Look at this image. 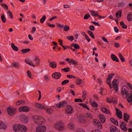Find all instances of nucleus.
<instances>
[{
    "mask_svg": "<svg viewBox=\"0 0 132 132\" xmlns=\"http://www.w3.org/2000/svg\"><path fill=\"white\" fill-rule=\"evenodd\" d=\"M54 128L59 131H62L64 129V124L62 121H59L54 124Z\"/></svg>",
    "mask_w": 132,
    "mask_h": 132,
    "instance_id": "1",
    "label": "nucleus"
},
{
    "mask_svg": "<svg viewBox=\"0 0 132 132\" xmlns=\"http://www.w3.org/2000/svg\"><path fill=\"white\" fill-rule=\"evenodd\" d=\"M32 118L37 124H41L44 122L45 119L41 116H32Z\"/></svg>",
    "mask_w": 132,
    "mask_h": 132,
    "instance_id": "2",
    "label": "nucleus"
},
{
    "mask_svg": "<svg viewBox=\"0 0 132 132\" xmlns=\"http://www.w3.org/2000/svg\"><path fill=\"white\" fill-rule=\"evenodd\" d=\"M75 118L77 121L80 123H84L86 121L84 116H75Z\"/></svg>",
    "mask_w": 132,
    "mask_h": 132,
    "instance_id": "3",
    "label": "nucleus"
},
{
    "mask_svg": "<svg viewBox=\"0 0 132 132\" xmlns=\"http://www.w3.org/2000/svg\"><path fill=\"white\" fill-rule=\"evenodd\" d=\"M93 125L95 126L98 127L100 129L102 128V126L99 121L96 119H94L93 121Z\"/></svg>",
    "mask_w": 132,
    "mask_h": 132,
    "instance_id": "4",
    "label": "nucleus"
},
{
    "mask_svg": "<svg viewBox=\"0 0 132 132\" xmlns=\"http://www.w3.org/2000/svg\"><path fill=\"white\" fill-rule=\"evenodd\" d=\"M46 127L44 126H39L36 129V132H44L46 129Z\"/></svg>",
    "mask_w": 132,
    "mask_h": 132,
    "instance_id": "5",
    "label": "nucleus"
},
{
    "mask_svg": "<svg viewBox=\"0 0 132 132\" xmlns=\"http://www.w3.org/2000/svg\"><path fill=\"white\" fill-rule=\"evenodd\" d=\"M30 109L29 108L28 106H24L20 108L19 110L21 112H27L29 111Z\"/></svg>",
    "mask_w": 132,
    "mask_h": 132,
    "instance_id": "6",
    "label": "nucleus"
},
{
    "mask_svg": "<svg viewBox=\"0 0 132 132\" xmlns=\"http://www.w3.org/2000/svg\"><path fill=\"white\" fill-rule=\"evenodd\" d=\"M8 114L11 115H13L16 112V109L14 108H11L10 107L7 109Z\"/></svg>",
    "mask_w": 132,
    "mask_h": 132,
    "instance_id": "7",
    "label": "nucleus"
},
{
    "mask_svg": "<svg viewBox=\"0 0 132 132\" xmlns=\"http://www.w3.org/2000/svg\"><path fill=\"white\" fill-rule=\"evenodd\" d=\"M18 127L19 131L22 132H25L27 130V128L24 125L19 124L18 125Z\"/></svg>",
    "mask_w": 132,
    "mask_h": 132,
    "instance_id": "8",
    "label": "nucleus"
},
{
    "mask_svg": "<svg viewBox=\"0 0 132 132\" xmlns=\"http://www.w3.org/2000/svg\"><path fill=\"white\" fill-rule=\"evenodd\" d=\"M129 88L127 87L123 86L122 89L121 94L122 95L126 94H127V93L129 91Z\"/></svg>",
    "mask_w": 132,
    "mask_h": 132,
    "instance_id": "9",
    "label": "nucleus"
},
{
    "mask_svg": "<svg viewBox=\"0 0 132 132\" xmlns=\"http://www.w3.org/2000/svg\"><path fill=\"white\" fill-rule=\"evenodd\" d=\"M52 76L54 79H57L60 78L61 75L59 72H55L53 73Z\"/></svg>",
    "mask_w": 132,
    "mask_h": 132,
    "instance_id": "10",
    "label": "nucleus"
},
{
    "mask_svg": "<svg viewBox=\"0 0 132 132\" xmlns=\"http://www.w3.org/2000/svg\"><path fill=\"white\" fill-rule=\"evenodd\" d=\"M67 104V102L63 101L59 103L56 104V106L58 108H61L65 106Z\"/></svg>",
    "mask_w": 132,
    "mask_h": 132,
    "instance_id": "11",
    "label": "nucleus"
},
{
    "mask_svg": "<svg viewBox=\"0 0 132 132\" xmlns=\"http://www.w3.org/2000/svg\"><path fill=\"white\" fill-rule=\"evenodd\" d=\"M113 86L115 91L117 92L118 90V84H117V79H115L112 81Z\"/></svg>",
    "mask_w": 132,
    "mask_h": 132,
    "instance_id": "12",
    "label": "nucleus"
},
{
    "mask_svg": "<svg viewBox=\"0 0 132 132\" xmlns=\"http://www.w3.org/2000/svg\"><path fill=\"white\" fill-rule=\"evenodd\" d=\"M67 125L68 128L69 129L72 131L75 130V126L74 123L71 122H70Z\"/></svg>",
    "mask_w": 132,
    "mask_h": 132,
    "instance_id": "13",
    "label": "nucleus"
},
{
    "mask_svg": "<svg viewBox=\"0 0 132 132\" xmlns=\"http://www.w3.org/2000/svg\"><path fill=\"white\" fill-rule=\"evenodd\" d=\"M21 121L24 123H27L28 121V119L26 116H20V117Z\"/></svg>",
    "mask_w": 132,
    "mask_h": 132,
    "instance_id": "14",
    "label": "nucleus"
},
{
    "mask_svg": "<svg viewBox=\"0 0 132 132\" xmlns=\"http://www.w3.org/2000/svg\"><path fill=\"white\" fill-rule=\"evenodd\" d=\"M106 101L109 103L113 102L114 103H116L117 102V101L115 100L114 98L113 97H111V98H107Z\"/></svg>",
    "mask_w": 132,
    "mask_h": 132,
    "instance_id": "15",
    "label": "nucleus"
},
{
    "mask_svg": "<svg viewBox=\"0 0 132 132\" xmlns=\"http://www.w3.org/2000/svg\"><path fill=\"white\" fill-rule=\"evenodd\" d=\"M67 113L69 114L72 112L73 110L72 108L70 105H68L66 110Z\"/></svg>",
    "mask_w": 132,
    "mask_h": 132,
    "instance_id": "16",
    "label": "nucleus"
},
{
    "mask_svg": "<svg viewBox=\"0 0 132 132\" xmlns=\"http://www.w3.org/2000/svg\"><path fill=\"white\" fill-rule=\"evenodd\" d=\"M126 123L124 122H122L120 125L121 129L124 131H126L127 129V128L126 127Z\"/></svg>",
    "mask_w": 132,
    "mask_h": 132,
    "instance_id": "17",
    "label": "nucleus"
},
{
    "mask_svg": "<svg viewBox=\"0 0 132 132\" xmlns=\"http://www.w3.org/2000/svg\"><path fill=\"white\" fill-rule=\"evenodd\" d=\"M111 132H120L119 130L114 126H112L110 128Z\"/></svg>",
    "mask_w": 132,
    "mask_h": 132,
    "instance_id": "18",
    "label": "nucleus"
},
{
    "mask_svg": "<svg viewBox=\"0 0 132 132\" xmlns=\"http://www.w3.org/2000/svg\"><path fill=\"white\" fill-rule=\"evenodd\" d=\"M102 110L103 112L108 114H111L110 110L105 107H102Z\"/></svg>",
    "mask_w": 132,
    "mask_h": 132,
    "instance_id": "19",
    "label": "nucleus"
},
{
    "mask_svg": "<svg viewBox=\"0 0 132 132\" xmlns=\"http://www.w3.org/2000/svg\"><path fill=\"white\" fill-rule=\"evenodd\" d=\"M33 61L35 62V66H37L38 64H39L40 63V59L37 56L35 57Z\"/></svg>",
    "mask_w": 132,
    "mask_h": 132,
    "instance_id": "20",
    "label": "nucleus"
},
{
    "mask_svg": "<svg viewBox=\"0 0 132 132\" xmlns=\"http://www.w3.org/2000/svg\"><path fill=\"white\" fill-rule=\"evenodd\" d=\"M36 108L41 109H44L45 108V106L39 103H37L35 105Z\"/></svg>",
    "mask_w": 132,
    "mask_h": 132,
    "instance_id": "21",
    "label": "nucleus"
},
{
    "mask_svg": "<svg viewBox=\"0 0 132 132\" xmlns=\"http://www.w3.org/2000/svg\"><path fill=\"white\" fill-rule=\"evenodd\" d=\"M49 66L53 68H55L57 67V63L55 62H51L49 64Z\"/></svg>",
    "mask_w": 132,
    "mask_h": 132,
    "instance_id": "22",
    "label": "nucleus"
},
{
    "mask_svg": "<svg viewBox=\"0 0 132 132\" xmlns=\"http://www.w3.org/2000/svg\"><path fill=\"white\" fill-rule=\"evenodd\" d=\"M111 58L113 61H115L117 62H118L119 61L116 55L113 54H111Z\"/></svg>",
    "mask_w": 132,
    "mask_h": 132,
    "instance_id": "23",
    "label": "nucleus"
},
{
    "mask_svg": "<svg viewBox=\"0 0 132 132\" xmlns=\"http://www.w3.org/2000/svg\"><path fill=\"white\" fill-rule=\"evenodd\" d=\"M3 129L4 130L6 129V126L2 121H0V129Z\"/></svg>",
    "mask_w": 132,
    "mask_h": 132,
    "instance_id": "24",
    "label": "nucleus"
},
{
    "mask_svg": "<svg viewBox=\"0 0 132 132\" xmlns=\"http://www.w3.org/2000/svg\"><path fill=\"white\" fill-rule=\"evenodd\" d=\"M25 62L26 63L34 67H35V65L34 64H33L31 63L30 62V60L28 58L26 59L25 60Z\"/></svg>",
    "mask_w": 132,
    "mask_h": 132,
    "instance_id": "25",
    "label": "nucleus"
},
{
    "mask_svg": "<svg viewBox=\"0 0 132 132\" xmlns=\"http://www.w3.org/2000/svg\"><path fill=\"white\" fill-rule=\"evenodd\" d=\"M13 66L17 68H19L20 67V64L19 62H15L12 64Z\"/></svg>",
    "mask_w": 132,
    "mask_h": 132,
    "instance_id": "26",
    "label": "nucleus"
},
{
    "mask_svg": "<svg viewBox=\"0 0 132 132\" xmlns=\"http://www.w3.org/2000/svg\"><path fill=\"white\" fill-rule=\"evenodd\" d=\"M110 119L111 121L116 126L118 125V123L117 122V121L114 119L113 118H111Z\"/></svg>",
    "mask_w": 132,
    "mask_h": 132,
    "instance_id": "27",
    "label": "nucleus"
},
{
    "mask_svg": "<svg viewBox=\"0 0 132 132\" xmlns=\"http://www.w3.org/2000/svg\"><path fill=\"white\" fill-rule=\"evenodd\" d=\"M71 46H73L76 49H79L80 48V46L76 44L72 43L71 45Z\"/></svg>",
    "mask_w": 132,
    "mask_h": 132,
    "instance_id": "28",
    "label": "nucleus"
},
{
    "mask_svg": "<svg viewBox=\"0 0 132 132\" xmlns=\"http://www.w3.org/2000/svg\"><path fill=\"white\" fill-rule=\"evenodd\" d=\"M127 18L128 21H131L132 20V14L131 13L127 15Z\"/></svg>",
    "mask_w": 132,
    "mask_h": 132,
    "instance_id": "29",
    "label": "nucleus"
},
{
    "mask_svg": "<svg viewBox=\"0 0 132 132\" xmlns=\"http://www.w3.org/2000/svg\"><path fill=\"white\" fill-rule=\"evenodd\" d=\"M11 47L13 49L14 51H17L18 50V48L17 47L15 46L14 44L12 43L11 44Z\"/></svg>",
    "mask_w": 132,
    "mask_h": 132,
    "instance_id": "30",
    "label": "nucleus"
},
{
    "mask_svg": "<svg viewBox=\"0 0 132 132\" xmlns=\"http://www.w3.org/2000/svg\"><path fill=\"white\" fill-rule=\"evenodd\" d=\"M121 11H119L116 12V16L117 18H119L121 17Z\"/></svg>",
    "mask_w": 132,
    "mask_h": 132,
    "instance_id": "31",
    "label": "nucleus"
},
{
    "mask_svg": "<svg viewBox=\"0 0 132 132\" xmlns=\"http://www.w3.org/2000/svg\"><path fill=\"white\" fill-rule=\"evenodd\" d=\"M116 114L117 116H122V113L121 111L117 108L116 109Z\"/></svg>",
    "mask_w": 132,
    "mask_h": 132,
    "instance_id": "32",
    "label": "nucleus"
},
{
    "mask_svg": "<svg viewBox=\"0 0 132 132\" xmlns=\"http://www.w3.org/2000/svg\"><path fill=\"white\" fill-rule=\"evenodd\" d=\"M120 25L122 28L126 29L127 28V26L124 23L123 21H121L120 22Z\"/></svg>",
    "mask_w": 132,
    "mask_h": 132,
    "instance_id": "33",
    "label": "nucleus"
},
{
    "mask_svg": "<svg viewBox=\"0 0 132 132\" xmlns=\"http://www.w3.org/2000/svg\"><path fill=\"white\" fill-rule=\"evenodd\" d=\"M99 117L101 121L103 123H104L105 120L104 116H99Z\"/></svg>",
    "mask_w": 132,
    "mask_h": 132,
    "instance_id": "34",
    "label": "nucleus"
},
{
    "mask_svg": "<svg viewBox=\"0 0 132 132\" xmlns=\"http://www.w3.org/2000/svg\"><path fill=\"white\" fill-rule=\"evenodd\" d=\"M90 13H91L92 16H96L98 15V13H96L92 11H90Z\"/></svg>",
    "mask_w": 132,
    "mask_h": 132,
    "instance_id": "35",
    "label": "nucleus"
},
{
    "mask_svg": "<svg viewBox=\"0 0 132 132\" xmlns=\"http://www.w3.org/2000/svg\"><path fill=\"white\" fill-rule=\"evenodd\" d=\"M30 49L29 48H26L23 49L21 50V51L23 53H26L30 51Z\"/></svg>",
    "mask_w": 132,
    "mask_h": 132,
    "instance_id": "36",
    "label": "nucleus"
},
{
    "mask_svg": "<svg viewBox=\"0 0 132 132\" xmlns=\"http://www.w3.org/2000/svg\"><path fill=\"white\" fill-rule=\"evenodd\" d=\"M78 61H77L74 60L72 59L70 60L69 62V63H71L72 64L76 65L77 64Z\"/></svg>",
    "mask_w": 132,
    "mask_h": 132,
    "instance_id": "37",
    "label": "nucleus"
},
{
    "mask_svg": "<svg viewBox=\"0 0 132 132\" xmlns=\"http://www.w3.org/2000/svg\"><path fill=\"white\" fill-rule=\"evenodd\" d=\"M87 33L90 35L91 37L93 39H94L95 37L94 34L93 33L89 30H88L87 31Z\"/></svg>",
    "mask_w": 132,
    "mask_h": 132,
    "instance_id": "38",
    "label": "nucleus"
},
{
    "mask_svg": "<svg viewBox=\"0 0 132 132\" xmlns=\"http://www.w3.org/2000/svg\"><path fill=\"white\" fill-rule=\"evenodd\" d=\"M13 129L16 132H18L19 131L18 128V125L14 126L13 127Z\"/></svg>",
    "mask_w": 132,
    "mask_h": 132,
    "instance_id": "39",
    "label": "nucleus"
},
{
    "mask_svg": "<svg viewBox=\"0 0 132 132\" xmlns=\"http://www.w3.org/2000/svg\"><path fill=\"white\" fill-rule=\"evenodd\" d=\"M118 55L120 59L122 62H124L125 61V58L123 57L122 55L120 53H119V54Z\"/></svg>",
    "mask_w": 132,
    "mask_h": 132,
    "instance_id": "40",
    "label": "nucleus"
},
{
    "mask_svg": "<svg viewBox=\"0 0 132 132\" xmlns=\"http://www.w3.org/2000/svg\"><path fill=\"white\" fill-rule=\"evenodd\" d=\"M1 19L2 21L4 23H5L6 22V19L5 18L4 15L3 14L1 16Z\"/></svg>",
    "mask_w": 132,
    "mask_h": 132,
    "instance_id": "41",
    "label": "nucleus"
},
{
    "mask_svg": "<svg viewBox=\"0 0 132 132\" xmlns=\"http://www.w3.org/2000/svg\"><path fill=\"white\" fill-rule=\"evenodd\" d=\"M46 18V16L45 15L43 16L42 18L40 19V22L41 23H43Z\"/></svg>",
    "mask_w": 132,
    "mask_h": 132,
    "instance_id": "42",
    "label": "nucleus"
},
{
    "mask_svg": "<svg viewBox=\"0 0 132 132\" xmlns=\"http://www.w3.org/2000/svg\"><path fill=\"white\" fill-rule=\"evenodd\" d=\"M62 71L66 72H68L70 70V68L69 67L64 68L62 69Z\"/></svg>",
    "mask_w": 132,
    "mask_h": 132,
    "instance_id": "43",
    "label": "nucleus"
},
{
    "mask_svg": "<svg viewBox=\"0 0 132 132\" xmlns=\"http://www.w3.org/2000/svg\"><path fill=\"white\" fill-rule=\"evenodd\" d=\"M53 109L51 108H48L46 110V112L49 114H51L53 112Z\"/></svg>",
    "mask_w": 132,
    "mask_h": 132,
    "instance_id": "44",
    "label": "nucleus"
},
{
    "mask_svg": "<svg viewBox=\"0 0 132 132\" xmlns=\"http://www.w3.org/2000/svg\"><path fill=\"white\" fill-rule=\"evenodd\" d=\"M82 82V80L80 79H77L76 80V83L78 85L81 84Z\"/></svg>",
    "mask_w": 132,
    "mask_h": 132,
    "instance_id": "45",
    "label": "nucleus"
},
{
    "mask_svg": "<svg viewBox=\"0 0 132 132\" xmlns=\"http://www.w3.org/2000/svg\"><path fill=\"white\" fill-rule=\"evenodd\" d=\"M67 38L71 41H72L74 39L73 37L72 36H68L67 37Z\"/></svg>",
    "mask_w": 132,
    "mask_h": 132,
    "instance_id": "46",
    "label": "nucleus"
},
{
    "mask_svg": "<svg viewBox=\"0 0 132 132\" xmlns=\"http://www.w3.org/2000/svg\"><path fill=\"white\" fill-rule=\"evenodd\" d=\"M79 105L82 106V107L85 108L86 109L88 110H89V108L84 103H80Z\"/></svg>",
    "mask_w": 132,
    "mask_h": 132,
    "instance_id": "47",
    "label": "nucleus"
},
{
    "mask_svg": "<svg viewBox=\"0 0 132 132\" xmlns=\"http://www.w3.org/2000/svg\"><path fill=\"white\" fill-rule=\"evenodd\" d=\"M106 83L107 84L109 85L110 87V88H112V87L111 85V80H108L107 79Z\"/></svg>",
    "mask_w": 132,
    "mask_h": 132,
    "instance_id": "48",
    "label": "nucleus"
},
{
    "mask_svg": "<svg viewBox=\"0 0 132 132\" xmlns=\"http://www.w3.org/2000/svg\"><path fill=\"white\" fill-rule=\"evenodd\" d=\"M69 80H65L62 82L61 84L62 85H64L65 84L68 83L69 82Z\"/></svg>",
    "mask_w": 132,
    "mask_h": 132,
    "instance_id": "49",
    "label": "nucleus"
},
{
    "mask_svg": "<svg viewBox=\"0 0 132 132\" xmlns=\"http://www.w3.org/2000/svg\"><path fill=\"white\" fill-rule=\"evenodd\" d=\"M27 75L28 77L30 78H32V77L30 72L28 70L27 71Z\"/></svg>",
    "mask_w": 132,
    "mask_h": 132,
    "instance_id": "50",
    "label": "nucleus"
},
{
    "mask_svg": "<svg viewBox=\"0 0 132 132\" xmlns=\"http://www.w3.org/2000/svg\"><path fill=\"white\" fill-rule=\"evenodd\" d=\"M1 5L3 7L5 8V9L6 10L8 9V7L6 4L2 3L1 4Z\"/></svg>",
    "mask_w": 132,
    "mask_h": 132,
    "instance_id": "51",
    "label": "nucleus"
},
{
    "mask_svg": "<svg viewBox=\"0 0 132 132\" xmlns=\"http://www.w3.org/2000/svg\"><path fill=\"white\" fill-rule=\"evenodd\" d=\"M92 105L93 106L96 107L98 106V104L95 102L94 101L92 103H91Z\"/></svg>",
    "mask_w": 132,
    "mask_h": 132,
    "instance_id": "52",
    "label": "nucleus"
},
{
    "mask_svg": "<svg viewBox=\"0 0 132 132\" xmlns=\"http://www.w3.org/2000/svg\"><path fill=\"white\" fill-rule=\"evenodd\" d=\"M90 16V15L89 14H87L85 15L84 17V19H87L89 18Z\"/></svg>",
    "mask_w": 132,
    "mask_h": 132,
    "instance_id": "53",
    "label": "nucleus"
},
{
    "mask_svg": "<svg viewBox=\"0 0 132 132\" xmlns=\"http://www.w3.org/2000/svg\"><path fill=\"white\" fill-rule=\"evenodd\" d=\"M130 116H124V119L125 121L128 122Z\"/></svg>",
    "mask_w": 132,
    "mask_h": 132,
    "instance_id": "54",
    "label": "nucleus"
},
{
    "mask_svg": "<svg viewBox=\"0 0 132 132\" xmlns=\"http://www.w3.org/2000/svg\"><path fill=\"white\" fill-rule=\"evenodd\" d=\"M8 13H9V15L10 17V18L12 19H13V16L12 15V13L11 11H7Z\"/></svg>",
    "mask_w": 132,
    "mask_h": 132,
    "instance_id": "55",
    "label": "nucleus"
},
{
    "mask_svg": "<svg viewBox=\"0 0 132 132\" xmlns=\"http://www.w3.org/2000/svg\"><path fill=\"white\" fill-rule=\"evenodd\" d=\"M126 96L127 98H132V93L127 94L126 95Z\"/></svg>",
    "mask_w": 132,
    "mask_h": 132,
    "instance_id": "56",
    "label": "nucleus"
},
{
    "mask_svg": "<svg viewBox=\"0 0 132 132\" xmlns=\"http://www.w3.org/2000/svg\"><path fill=\"white\" fill-rule=\"evenodd\" d=\"M69 29V27L67 25H66L64 27V30L65 31H67Z\"/></svg>",
    "mask_w": 132,
    "mask_h": 132,
    "instance_id": "57",
    "label": "nucleus"
},
{
    "mask_svg": "<svg viewBox=\"0 0 132 132\" xmlns=\"http://www.w3.org/2000/svg\"><path fill=\"white\" fill-rule=\"evenodd\" d=\"M44 77L45 80L46 81H48L49 80V77L47 75H44Z\"/></svg>",
    "mask_w": 132,
    "mask_h": 132,
    "instance_id": "58",
    "label": "nucleus"
},
{
    "mask_svg": "<svg viewBox=\"0 0 132 132\" xmlns=\"http://www.w3.org/2000/svg\"><path fill=\"white\" fill-rule=\"evenodd\" d=\"M74 101L76 102H82V100L80 98H76L75 99Z\"/></svg>",
    "mask_w": 132,
    "mask_h": 132,
    "instance_id": "59",
    "label": "nucleus"
},
{
    "mask_svg": "<svg viewBox=\"0 0 132 132\" xmlns=\"http://www.w3.org/2000/svg\"><path fill=\"white\" fill-rule=\"evenodd\" d=\"M47 24L48 26L52 28L54 27L55 26V25L54 24H52L50 23H47Z\"/></svg>",
    "mask_w": 132,
    "mask_h": 132,
    "instance_id": "60",
    "label": "nucleus"
},
{
    "mask_svg": "<svg viewBox=\"0 0 132 132\" xmlns=\"http://www.w3.org/2000/svg\"><path fill=\"white\" fill-rule=\"evenodd\" d=\"M114 74H112L110 75L108 77V78H107V79L108 80H110L111 79L112 76L114 75Z\"/></svg>",
    "mask_w": 132,
    "mask_h": 132,
    "instance_id": "61",
    "label": "nucleus"
},
{
    "mask_svg": "<svg viewBox=\"0 0 132 132\" xmlns=\"http://www.w3.org/2000/svg\"><path fill=\"white\" fill-rule=\"evenodd\" d=\"M89 29L92 31H94L95 30V29L94 26L92 25H90L89 27Z\"/></svg>",
    "mask_w": 132,
    "mask_h": 132,
    "instance_id": "62",
    "label": "nucleus"
},
{
    "mask_svg": "<svg viewBox=\"0 0 132 132\" xmlns=\"http://www.w3.org/2000/svg\"><path fill=\"white\" fill-rule=\"evenodd\" d=\"M83 95L82 96V97H84L85 99L86 98V92L85 91H84L83 93Z\"/></svg>",
    "mask_w": 132,
    "mask_h": 132,
    "instance_id": "63",
    "label": "nucleus"
},
{
    "mask_svg": "<svg viewBox=\"0 0 132 132\" xmlns=\"http://www.w3.org/2000/svg\"><path fill=\"white\" fill-rule=\"evenodd\" d=\"M120 45L118 43H114V46L117 48L119 47L120 46Z\"/></svg>",
    "mask_w": 132,
    "mask_h": 132,
    "instance_id": "64",
    "label": "nucleus"
}]
</instances>
